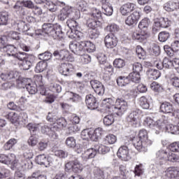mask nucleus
<instances>
[{"instance_id": "5701e85b", "label": "nucleus", "mask_w": 179, "mask_h": 179, "mask_svg": "<svg viewBox=\"0 0 179 179\" xmlns=\"http://www.w3.org/2000/svg\"><path fill=\"white\" fill-rule=\"evenodd\" d=\"M135 5L132 3H127L120 7V13L122 16H128L131 12H134Z\"/></svg>"}, {"instance_id": "ea45409f", "label": "nucleus", "mask_w": 179, "mask_h": 179, "mask_svg": "<svg viewBox=\"0 0 179 179\" xmlns=\"http://www.w3.org/2000/svg\"><path fill=\"white\" fill-rule=\"evenodd\" d=\"M117 83L118 86H120V87H122L124 86H127V85H129L131 83V81L129 80V78L125 76H119L117 78Z\"/></svg>"}, {"instance_id": "37998d69", "label": "nucleus", "mask_w": 179, "mask_h": 179, "mask_svg": "<svg viewBox=\"0 0 179 179\" xmlns=\"http://www.w3.org/2000/svg\"><path fill=\"white\" fill-rule=\"evenodd\" d=\"M13 64H19V65H22V69H24V71H29V69H30V67L32 66L31 64H30L29 62L25 60V59H24L23 60H15Z\"/></svg>"}, {"instance_id": "09e8293b", "label": "nucleus", "mask_w": 179, "mask_h": 179, "mask_svg": "<svg viewBox=\"0 0 179 179\" xmlns=\"http://www.w3.org/2000/svg\"><path fill=\"white\" fill-rule=\"evenodd\" d=\"M26 89L29 94H36L38 92L37 85L34 84V83H31V81L27 85Z\"/></svg>"}, {"instance_id": "dca6fc26", "label": "nucleus", "mask_w": 179, "mask_h": 179, "mask_svg": "<svg viewBox=\"0 0 179 179\" xmlns=\"http://www.w3.org/2000/svg\"><path fill=\"white\" fill-rule=\"evenodd\" d=\"M90 85L96 94L99 96H103L104 94L106 89L104 88V85H103L100 81L97 80H92L90 81Z\"/></svg>"}, {"instance_id": "0e129e2a", "label": "nucleus", "mask_w": 179, "mask_h": 179, "mask_svg": "<svg viewBox=\"0 0 179 179\" xmlns=\"http://www.w3.org/2000/svg\"><path fill=\"white\" fill-rule=\"evenodd\" d=\"M46 9L50 10V12H57V6L54 4L52 1H47L45 4Z\"/></svg>"}, {"instance_id": "774afa93", "label": "nucleus", "mask_w": 179, "mask_h": 179, "mask_svg": "<svg viewBox=\"0 0 179 179\" xmlns=\"http://www.w3.org/2000/svg\"><path fill=\"white\" fill-rule=\"evenodd\" d=\"M169 149L171 152H179V141H175L170 144Z\"/></svg>"}, {"instance_id": "8fccbe9b", "label": "nucleus", "mask_w": 179, "mask_h": 179, "mask_svg": "<svg viewBox=\"0 0 179 179\" xmlns=\"http://www.w3.org/2000/svg\"><path fill=\"white\" fill-rule=\"evenodd\" d=\"M67 129L69 135L76 134V132H79V131H80V128L79 127V126L74 124H69Z\"/></svg>"}, {"instance_id": "680f3d73", "label": "nucleus", "mask_w": 179, "mask_h": 179, "mask_svg": "<svg viewBox=\"0 0 179 179\" xmlns=\"http://www.w3.org/2000/svg\"><path fill=\"white\" fill-rule=\"evenodd\" d=\"M50 89L53 93H61L62 92V87L57 83L51 84Z\"/></svg>"}, {"instance_id": "052dcab7", "label": "nucleus", "mask_w": 179, "mask_h": 179, "mask_svg": "<svg viewBox=\"0 0 179 179\" xmlns=\"http://www.w3.org/2000/svg\"><path fill=\"white\" fill-rule=\"evenodd\" d=\"M66 145L68 148H75L76 146V140L73 136L68 137L66 139Z\"/></svg>"}, {"instance_id": "9d476101", "label": "nucleus", "mask_w": 179, "mask_h": 179, "mask_svg": "<svg viewBox=\"0 0 179 179\" xmlns=\"http://www.w3.org/2000/svg\"><path fill=\"white\" fill-rule=\"evenodd\" d=\"M65 170L66 171H69V173H80L83 170V166L78 159L74 161H71L67 162L65 164Z\"/></svg>"}, {"instance_id": "7ed1b4c3", "label": "nucleus", "mask_w": 179, "mask_h": 179, "mask_svg": "<svg viewBox=\"0 0 179 179\" xmlns=\"http://www.w3.org/2000/svg\"><path fill=\"white\" fill-rule=\"evenodd\" d=\"M69 48L74 54L80 55L82 51L93 52L96 50V46L91 41H80L79 43L74 41L70 43Z\"/></svg>"}, {"instance_id": "c85d7f7f", "label": "nucleus", "mask_w": 179, "mask_h": 179, "mask_svg": "<svg viewBox=\"0 0 179 179\" xmlns=\"http://www.w3.org/2000/svg\"><path fill=\"white\" fill-rule=\"evenodd\" d=\"M42 134H46V135H49L52 139H57L58 138V134L54 131V128H50L47 125H43L41 127V129Z\"/></svg>"}, {"instance_id": "20e7f679", "label": "nucleus", "mask_w": 179, "mask_h": 179, "mask_svg": "<svg viewBox=\"0 0 179 179\" xmlns=\"http://www.w3.org/2000/svg\"><path fill=\"white\" fill-rule=\"evenodd\" d=\"M110 152V147H107L103 145H96L94 147L85 150L81 155L83 160L87 162L89 159H94L96 157L97 153H101L102 155H106Z\"/></svg>"}, {"instance_id": "a18cd8bd", "label": "nucleus", "mask_w": 179, "mask_h": 179, "mask_svg": "<svg viewBox=\"0 0 179 179\" xmlns=\"http://www.w3.org/2000/svg\"><path fill=\"white\" fill-rule=\"evenodd\" d=\"M166 129L168 131V132H170L171 134L173 135H177V134H179V128L178 125H173V124H167L165 127Z\"/></svg>"}, {"instance_id": "f8f14e48", "label": "nucleus", "mask_w": 179, "mask_h": 179, "mask_svg": "<svg viewBox=\"0 0 179 179\" xmlns=\"http://www.w3.org/2000/svg\"><path fill=\"white\" fill-rule=\"evenodd\" d=\"M36 162L41 166H45V167H50V166H54V159L52 157H45V155H38L36 158Z\"/></svg>"}, {"instance_id": "79ce46f5", "label": "nucleus", "mask_w": 179, "mask_h": 179, "mask_svg": "<svg viewBox=\"0 0 179 179\" xmlns=\"http://www.w3.org/2000/svg\"><path fill=\"white\" fill-rule=\"evenodd\" d=\"M129 78V80H131L134 83H139L141 82V74L139 73L132 72L129 74L127 76Z\"/></svg>"}, {"instance_id": "72a5a7b5", "label": "nucleus", "mask_w": 179, "mask_h": 179, "mask_svg": "<svg viewBox=\"0 0 179 179\" xmlns=\"http://www.w3.org/2000/svg\"><path fill=\"white\" fill-rule=\"evenodd\" d=\"M178 7V5L177 3L171 1H167L163 6V8L164 10H166V12H174V10H176Z\"/></svg>"}, {"instance_id": "f257e3e1", "label": "nucleus", "mask_w": 179, "mask_h": 179, "mask_svg": "<svg viewBox=\"0 0 179 179\" xmlns=\"http://www.w3.org/2000/svg\"><path fill=\"white\" fill-rule=\"evenodd\" d=\"M106 104V111L110 113L103 117V124L106 127H110L114 124V116L117 115V117H122L125 114V111L128 110V103L123 99H116L115 103L113 104V99H107L104 100Z\"/></svg>"}, {"instance_id": "864d4df0", "label": "nucleus", "mask_w": 179, "mask_h": 179, "mask_svg": "<svg viewBox=\"0 0 179 179\" xmlns=\"http://www.w3.org/2000/svg\"><path fill=\"white\" fill-rule=\"evenodd\" d=\"M136 52L137 57H138L140 59H144L145 57H146V52H145V50H143V48H142V47L139 45L136 47Z\"/></svg>"}, {"instance_id": "473e14b6", "label": "nucleus", "mask_w": 179, "mask_h": 179, "mask_svg": "<svg viewBox=\"0 0 179 179\" xmlns=\"http://www.w3.org/2000/svg\"><path fill=\"white\" fill-rule=\"evenodd\" d=\"M147 76L149 79L156 80L160 78V71L156 69H149L147 71Z\"/></svg>"}, {"instance_id": "58836bf2", "label": "nucleus", "mask_w": 179, "mask_h": 179, "mask_svg": "<svg viewBox=\"0 0 179 179\" xmlns=\"http://www.w3.org/2000/svg\"><path fill=\"white\" fill-rule=\"evenodd\" d=\"M31 82V79L29 78H21L17 80V85L20 89H24V87H27L30 83Z\"/></svg>"}, {"instance_id": "6e6d98bb", "label": "nucleus", "mask_w": 179, "mask_h": 179, "mask_svg": "<svg viewBox=\"0 0 179 179\" xmlns=\"http://www.w3.org/2000/svg\"><path fill=\"white\" fill-rule=\"evenodd\" d=\"M94 178H96V179H104L105 178L104 171H103L101 169H100L99 168H96L94 170Z\"/></svg>"}, {"instance_id": "f03ea898", "label": "nucleus", "mask_w": 179, "mask_h": 179, "mask_svg": "<svg viewBox=\"0 0 179 179\" xmlns=\"http://www.w3.org/2000/svg\"><path fill=\"white\" fill-rule=\"evenodd\" d=\"M36 36H49L55 40H63L64 32L59 27L55 29L52 24H43L42 30L39 29V32H36Z\"/></svg>"}, {"instance_id": "2eb2a0df", "label": "nucleus", "mask_w": 179, "mask_h": 179, "mask_svg": "<svg viewBox=\"0 0 179 179\" xmlns=\"http://www.w3.org/2000/svg\"><path fill=\"white\" fill-rule=\"evenodd\" d=\"M104 43L107 48H114V47H117V44L118 43V38H117L115 35L113 34H108L105 36Z\"/></svg>"}, {"instance_id": "393cba45", "label": "nucleus", "mask_w": 179, "mask_h": 179, "mask_svg": "<svg viewBox=\"0 0 179 179\" xmlns=\"http://www.w3.org/2000/svg\"><path fill=\"white\" fill-rule=\"evenodd\" d=\"M17 61H25L28 62L30 64L33 65L34 61H36V57L33 55H27L25 52H19L17 55Z\"/></svg>"}, {"instance_id": "4d7b16f0", "label": "nucleus", "mask_w": 179, "mask_h": 179, "mask_svg": "<svg viewBox=\"0 0 179 179\" xmlns=\"http://www.w3.org/2000/svg\"><path fill=\"white\" fill-rule=\"evenodd\" d=\"M20 120L18 122V125H26L28 121V115L26 113H21L20 115Z\"/></svg>"}, {"instance_id": "de8ad7c7", "label": "nucleus", "mask_w": 179, "mask_h": 179, "mask_svg": "<svg viewBox=\"0 0 179 179\" xmlns=\"http://www.w3.org/2000/svg\"><path fill=\"white\" fill-rule=\"evenodd\" d=\"M46 68H47V63L44 62H39L38 63H37L35 67V71L37 73H40L41 72H44Z\"/></svg>"}, {"instance_id": "a19ab883", "label": "nucleus", "mask_w": 179, "mask_h": 179, "mask_svg": "<svg viewBox=\"0 0 179 179\" xmlns=\"http://www.w3.org/2000/svg\"><path fill=\"white\" fill-rule=\"evenodd\" d=\"M20 116L17 115V113L15 112H10L8 115V118L10 120V122L12 124H19V120H20Z\"/></svg>"}, {"instance_id": "423d86ee", "label": "nucleus", "mask_w": 179, "mask_h": 179, "mask_svg": "<svg viewBox=\"0 0 179 179\" xmlns=\"http://www.w3.org/2000/svg\"><path fill=\"white\" fill-rule=\"evenodd\" d=\"M167 124H169V122H167V120H164V117L159 119L156 122H155L151 117H147L144 122L145 127L155 129L156 131V134H159V131H160L162 128H166Z\"/></svg>"}, {"instance_id": "5fc2aeb1", "label": "nucleus", "mask_w": 179, "mask_h": 179, "mask_svg": "<svg viewBox=\"0 0 179 179\" xmlns=\"http://www.w3.org/2000/svg\"><path fill=\"white\" fill-rule=\"evenodd\" d=\"M77 6L78 8V10H80L81 12H87V2L84 0L78 1Z\"/></svg>"}, {"instance_id": "49530a36", "label": "nucleus", "mask_w": 179, "mask_h": 179, "mask_svg": "<svg viewBox=\"0 0 179 179\" xmlns=\"http://www.w3.org/2000/svg\"><path fill=\"white\" fill-rule=\"evenodd\" d=\"M106 30L110 31V34H117L120 31V27L117 24H110L106 27Z\"/></svg>"}, {"instance_id": "9b49d317", "label": "nucleus", "mask_w": 179, "mask_h": 179, "mask_svg": "<svg viewBox=\"0 0 179 179\" xmlns=\"http://www.w3.org/2000/svg\"><path fill=\"white\" fill-rule=\"evenodd\" d=\"M73 71H75V67H73V65L69 62L62 63L59 66V73L64 76H70V75L73 73Z\"/></svg>"}, {"instance_id": "13d9d810", "label": "nucleus", "mask_w": 179, "mask_h": 179, "mask_svg": "<svg viewBox=\"0 0 179 179\" xmlns=\"http://www.w3.org/2000/svg\"><path fill=\"white\" fill-rule=\"evenodd\" d=\"M99 23H100V22H99V20L91 19L87 21V24L88 27H90V29H92V30L96 29Z\"/></svg>"}, {"instance_id": "6e6552de", "label": "nucleus", "mask_w": 179, "mask_h": 179, "mask_svg": "<svg viewBox=\"0 0 179 179\" xmlns=\"http://www.w3.org/2000/svg\"><path fill=\"white\" fill-rule=\"evenodd\" d=\"M149 23H150V20L148 18L143 19L138 24V29L143 31L141 34L134 33V37L136 40H145L146 36H148V27H149Z\"/></svg>"}, {"instance_id": "a878e982", "label": "nucleus", "mask_w": 179, "mask_h": 179, "mask_svg": "<svg viewBox=\"0 0 179 179\" xmlns=\"http://www.w3.org/2000/svg\"><path fill=\"white\" fill-rule=\"evenodd\" d=\"M66 101L70 103H78L80 100V96L76 93L72 92H67L64 94Z\"/></svg>"}, {"instance_id": "69168bd1", "label": "nucleus", "mask_w": 179, "mask_h": 179, "mask_svg": "<svg viewBox=\"0 0 179 179\" xmlns=\"http://www.w3.org/2000/svg\"><path fill=\"white\" fill-rule=\"evenodd\" d=\"M150 88L154 92H161V90H163V87H162V85L157 82H153L151 83Z\"/></svg>"}, {"instance_id": "1a4fd4ad", "label": "nucleus", "mask_w": 179, "mask_h": 179, "mask_svg": "<svg viewBox=\"0 0 179 179\" xmlns=\"http://www.w3.org/2000/svg\"><path fill=\"white\" fill-rule=\"evenodd\" d=\"M171 26V21L169 18L161 17L155 20L152 27V31L154 33H157L160 31V29H167V27Z\"/></svg>"}, {"instance_id": "c756f323", "label": "nucleus", "mask_w": 179, "mask_h": 179, "mask_svg": "<svg viewBox=\"0 0 179 179\" xmlns=\"http://www.w3.org/2000/svg\"><path fill=\"white\" fill-rule=\"evenodd\" d=\"M134 146L138 152H146L148 147L150 146V144H144L143 140H134Z\"/></svg>"}, {"instance_id": "e433bc0d", "label": "nucleus", "mask_w": 179, "mask_h": 179, "mask_svg": "<svg viewBox=\"0 0 179 179\" xmlns=\"http://www.w3.org/2000/svg\"><path fill=\"white\" fill-rule=\"evenodd\" d=\"M138 104H139V106L144 110H148L149 109V107H150L149 101H148L146 96H141L138 100Z\"/></svg>"}, {"instance_id": "bf43d9fd", "label": "nucleus", "mask_w": 179, "mask_h": 179, "mask_svg": "<svg viewBox=\"0 0 179 179\" xmlns=\"http://www.w3.org/2000/svg\"><path fill=\"white\" fill-rule=\"evenodd\" d=\"M51 57H52V54L50 52H45L38 55V58L41 61H48L49 59H51Z\"/></svg>"}, {"instance_id": "603ef678", "label": "nucleus", "mask_w": 179, "mask_h": 179, "mask_svg": "<svg viewBox=\"0 0 179 179\" xmlns=\"http://www.w3.org/2000/svg\"><path fill=\"white\" fill-rule=\"evenodd\" d=\"M20 163H21V166L20 164H16V162H15V164H13V167H15V169H17L20 171H22V170H25V169H27V164H29L26 159L21 161Z\"/></svg>"}, {"instance_id": "f3484780", "label": "nucleus", "mask_w": 179, "mask_h": 179, "mask_svg": "<svg viewBox=\"0 0 179 179\" xmlns=\"http://www.w3.org/2000/svg\"><path fill=\"white\" fill-rule=\"evenodd\" d=\"M9 36L11 37V38H13V40L17 41V47L21 48L22 50H23V51H26L27 52H29V51H31V48L19 41V40H20V36H19V33L12 31L9 33Z\"/></svg>"}, {"instance_id": "4468645a", "label": "nucleus", "mask_w": 179, "mask_h": 179, "mask_svg": "<svg viewBox=\"0 0 179 179\" xmlns=\"http://www.w3.org/2000/svg\"><path fill=\"white\" fill-rule=\"evenodd\" d=\"M117 155L119 159L123 162H128L131 160V155H129V149H128V147L126 145L121 146L119 148Z\"/></svg>"}, {"instance_id": "39448f33", "label": "nucleus", "mask_w": 179, "mask_h": 179, "mask_svg": "<svg viewBox=\"0 0 179 179\" xmlns=\"http://www.w3.org/2000/svg\"><path fill=\"white\" fill-rule=\"evenodd\" d=\"M103 129L101 127L96 128L95 130L92 129H85L81 131V138L84 141H93L96 142L97 140L101 138L103 135Z\"/></svg>"}, {"instance_id": "3c124183", "label": "nucleus", "mask_w": 179, "mask_h": 179, "mask_svg": "<svg viewBox=\"0 0 179 179\" xmlns=\"http://www.w3.org/2000/svg\"><path fill=\"white\" fill-rule=\"evenodd\" d=\"M158 38L161 43H164L170 38V33L168 31H162L159 34Z\"/></svg>"}, {"instance_id": "aec40b11", "label": "nucleus", "mask_w": 179, "mask_h": 179, "mask_svg": "<svg viewBox=\"0 0 179 179\" xmlns=\"http://www.w3.org/2000/svg\"><path fill=\"white\" fill-rule=\"evenodd\" d=\"M85 103L90 110H96V108H98L99 107V102H97L96 97L92 94L86 96Z\"/></svg>"}, {"instance_id": "7c9ffc66", "label": "nucleus", "mask_w": 179, "mask_h": 179, "mask_svg": "<svg viewBox=\"0 0 179 179\" xmlns=\"http://www.w3.org/2000/svg\"><path fill=\"white\" fill-rule=\"evenodd\" d=\"M4 50L6 51L7 55H9V57H13L14 61H17V55L19 54V52H16V48L12 45H7L6 48H4Z\"/></svg>"}, {"instance_id": "6ab92c4d", "label": "nucleus", "mask_w": 179, "mask_h": 179, "mask_svg": "<svg viewBox=\"0 0 179 179\" xmlns=\"http://www.w3.org/2000/svg\"><path fill=\"white\" fill-rule=\"evenodd\" d=\"M141 114V110L136 109L133 110L127 117V121L131 125H136L139 121V115Z\"/></svg>"}, {"instance_id": "a211bd4d", "label": "nucleus", "mask_w": 179, "mask_h": 179, "mask_svg": "<svg viewBox=\"0 0 179 179\" xmlns=\"http://www.w3.org/2000/svg\"><path fill=\"white\" fill-rule=\"evenodd\" d=\"M141 19V13L138 10H134L130 15H129L126 20L125 23L127 26H134L138 23V20Z\"/></svg>"}, {"instance_id": "4be33fe9", "label": "nucleus", "mask_w": 179, "mask_h": 179, "mask_svg": "<svg viewBox=\"0 0 179 179\" xmlns=\"http://www.w3.org/2000/svg\"><path fill=\"white\" fill-rule=\"evenodd\" d=\"M165 176L168 178L179 179V167L170 166L165 171Z\"/></svg>"}, {"instance_id": "c03bdc74", "label": "nucleus", "mask_w": 179, "mask_h": 179, "mask_svg": "<svg viewBox=\"0 0 179 179\" xmlns=\"http://www.w3.org/2000/svg\"><path fill=\"white\" fill-rule=\"evenodd\" d=\"M16 143H17V140L16 138H10L4 144V150H10V149H12V148H13Z\"/></svg>"}, {"instance_id": "338daca9", "label": "nucleus", "mask_w": 179, "mask_h": 179, "mask_svg": "<svg viewBox=\"0 0 179 179\" xmlns=\"http://www.w3.org/2000/svg\"><path fill=\"white\" fill-rule=\"evenodd\" d=\"M57 113H49L48 116H47V120L49 121V122H53L55 123L57 122V120L59 119L58 116H57Z\"/></svg>"}, {"instance_id": "f704fd0d", "label": "nucleus", "mask_w": 179, "mask_h": 179, "mask_svg": "<svg viewBox=\"0 0 179 179\" xmlns=\"http://www.w3.org/2000/svg\"><path fill=\"white\" fill-rule=\"evenodd\" d=\"M9 22V13L8 11L0 12V26H6Z\"/></svg>"}, {"instance_id": "2f4dec72", "label": "nucleus", "mask_w": 179, "mask_h": 179, "mask_svg": "<svg viewBox=\"0 0 179 179\" xmlns=\"http://www.w3.org/2000/svg\"><path fill=\"white\" fill-rule=\"evenodd\" d=\"M140 141H143L144 145H152V142L148 138V131L145 129H141L138 134Z\"/></svg>"}, {"instance_id": "e2e57ef3", "label": "nucleus", "mask_w": 179, "mask_h": 179, "mask_svg": "<svg viewBox=\"0 0 179 179\" xmlns=\"http://www.w3.org/2000/svg\"><path fill=\"white\" fill-rule=\"evenodd\" d=\"M102 9L103 10L104 15H106V16H111V15H113V12L114 11L113 10V6H111V4H109L108 6H103V7H102Z\"/></svg>"}, {"instance_id": "412c9836", "label": "nucleus", "mask_w": 179, "mask_h": 179, "mask_svg": "<svg viewBox=\"0 0 179 179\" xmlns=\"http://www.w3.org/2000/svg\"><path fill=\"white\" fill-rule=\"evenodd\" d=\"M15 162H16V155L15 154H10L8 155H5L3 154L0 155V163H3V164H15Z\"/></svg>"}, {"instance_id": "ddd939ff", "label": "nucleus", "mask_w": 179, "mask_h": 179, "mask_svg": "<svg viewBox=\"0 0 179 179\" xmlns=\"http://www.w3.org/2000/svg\"><path fill=\"white\" fill-rule=\"evenodd\" d=\"M53 55L57 59H62L63 61H70V62L74 61V59L70 56L69 52L66 50H55L53 52Z\"/></svg>"}, {"instance_id": "cd10ccee", "label": "nucleus", "mask_w": 179, "mask_h": 179, "mask_svg": "<svg viewBox=\"0 0 179 179\" xmlns=\"http://www.w3.org/2000/svg\"><path fill=\"white\" fill-rule=\"evenodd\" d=\"M90 8H91V17L95 20H100L101 19V11L100 10L93 7L94 6V2L90 3Z\"/></svg>"}, {"instance_id": "c9c22d12", "label": "nucleus", "mask_w": 179, "mask_h": 179, "mask_svg": "<svg viewBox=\"0 0 179 179\" xmlns=\"http://www.w3.org/2000/svg\"><path fill=\"white\" fill-rule=\"evenodd\" d=\"M160 108L161 111L165 113H170L174 110V108H173V104L169 102L162 103Z\"/></svg>"}, {"instance_id": "bb28decb", "label": "nucleus", "mask_w": 179, "mask_h": 179, "mask_svg": "<svg viewBox=\"0 0 179 179\" xmlns=\"http://www.w3.org/2000/svg\"><path fill=\"white\" fill-rule=\"evenodd\" d=\"M72 13V8L71 7H64L60 10V13L58 15L59 20L64 22L65 19L69 17Z\"/></svg>"}, {"instance_id": "4c0bfd02", "label": "nucleus", "mask_w": 179, "mask_h": 179, "mask_svg": "<svg viewBox=\"0 0 179 179\" xmlns=\"http://www.w3.org/2000/svg\"><path fill=\"white\" fill-rule=\"evenodd\" d=\"M117 142V136L114 134H108L103 138V143L105 145H114Z\"/></svg>"}, {"instance_id": "b1692460", "label": "nucleus", "mask_w": 179, "mask_h": 179, "mask_svg": "<svg viewBox=\"0 0 179 179\" xmlns=\"http://www.w3.org/2000/svg\"><path fill=\"white\" fill-rule=\"evenodd\" d=\"M155 66L157 68V69H163V68H165V69H170L173 68V60L171 61L170 59L165 57L162 62H158Z\"/></svg>"}, {"instance_id": "0eeeda50", "label": "nucleus", "mask_w": 179, "mask_h": 179, "mask_svg": "<svg viewBox=\"0 0 179 179\" xmlns=\"http://www.w3.org/2000/svg\"><path fill=\"white\" fill-rule=\"evenodd\" d=\"M156 157L159 160L164 162H171L172 163H179V156L173 153L168 152L164 150H159L156 152Z\"/></svg>"}]
</instances>
